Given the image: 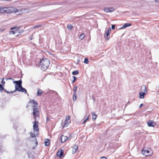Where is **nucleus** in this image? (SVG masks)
I'll use <instances>...</instances> for the list:
<instances>
[{"label":"nucleus","mask_w":159,"mask_h":159,"mask_svg":"<svg viewBox=\"0 0 159 159\" xmlns=\"http://www.w3.org/2000/svg\"><path fill=\"white\" fill-rule=\"evenodd\" d=\"M111 31V28H109L105 31L104 37L107 40H109L110 39V38L109 37L110 35L109 33Z\"/></svg>","instance_id":"obj_8"},{"label":"nucleus","mask_w":159,"mask_h":159,"mask_svg":"<svg viewBox=\"0 0 159 159\" xmlns=\"http://www.w3.org/2000/svg\"><path fill=\"white\" fill-rule=\"evenodd\" d=\"M86 121H85V120L84 121V122H83V124L85 122H86Z\"/></svg>","instance_id":"obj_44"},{"label":"nucleus","mask_w":159,"mask_h":159,"mask_svg":"<svg viewBox=\"0 0 159 159\" xmlns=\"http://www.w3.org/2000/svg\"><path fill=\"white\" fill-rule=\"evenodd\" d=\"M80 61V60H77V63H78Z\"/></svg>","instance_id":"obj_43"},{"label":"nucleus","mask_w":159,"mask_h":159,"mask_svg":"<svg viewBox=\"0 0 159 159\" xmlns=\"http://www.w3.org/2000/svg\"><path fill=\"white\" fill-rule=\"evenodd\" d=\"M77 86H75L73 88V91L74 92V93H76V92L77 91Z\"/></svg>","instance_id":"obj_28"},{"label":"nucleus","mask_w":159,"mask_h":159,"mask_svg":"<svg viewBox=\"0 0 159 159\" xmlns=\"http://www.w3.org/2000/svg\"><path fill=\"white\" fill-rule=\"evenodd\" d=\"M143 106V104H141L139 106V108H140Z\"/></svg>","instance_id":"obj_39"},{"label":"nucleus","mask_w":159,"mask_h":159,"mask_svg":"<svg viewBox=\"0 0 159 159\" xmlns=\"http://www.w3.org/2000/svg\"><path fill=\"white\" fill-rule=\"evenodd\" d=\"M142 153L143 155L146 156L151 155L152 152L151 150L149 149H147L146 148H143V150L142 151Z\"/></svg>","instance_id":"obj_7"},{"label":"nucleus","mask_w":159,"mask_h":159,"mask_svg":"<svg viewBox=\"0 0 159 159\" xmlns=\"http://www.w3.org/2000/svg\"><path fill=\"white\" fill-rule=\"evenodd\" d=\"M109 12H112L113 11H114L115 10V9L114 8L112 7H111L110 8H109Z\"/></svg>","instance_id":"obj_22"},{"label":"nucleus","mask_w":159,"mask_h":159,"mask_svg":"<svg viewBox=\"0 0 159 159\" xmlns=\"http://www.w3.org/2000/svg\"><path fill=\"white\" fill-rule=\"evenodd\" d=\"M147 124L149 127H154L156 125V123L152 120L148 121L147 122Z\"/></svg>","instance_id":"obj_10"},{"label":"nucleus","mask_w":159,"mask_h":159,"mask_svg":"<svg viewBox=\"0 0 159 159\" xmlns=\"http://www.w3.org/2000/svg\"><path fill=\"white\" fill-rule=\"evenodd\" d=\"M78 73L79 71L78 70H76L75 71H73L72 73V74L73 75H76L78 74Z\"/></svg>","instance_id":"obj_21"},{"label":"nucleus","mask_w":159,"mask_h":159,"mask_svg":"<svg viewBox=\"0 0 159 159\" xmlns=\"http://www.w3.org/2000/svg\"><path fill=\"white\" fill-rule=\"evenodd\" d=\"M67 28L69 30H71L72 29V26L71 25H68Z\"/></svg>","instance_id":"obj_23"},{"label":"nucleus","mask_w":159,"mask_h":159,"mask_svg":"<svg viewBox=\"0 0 159 159\" xmlns=\"http://www.w3.org/2000/svg\"><path fill=\"white\" fill-rule=\"evenodd\" d=\"M9 78H6V79H5V80H9L8 79Z\"/></svg>","instance_id":"obj_40"},{"label":"nucleus","mask_w":159,"mask_h":159,"mask_svg":"<svg viewBox=\"0 0 159 159\" xmlns=\"http://www.w3.org/2000/svg\"><path fill=\"white\" fill-rule=\"evenodd\" d=\"M19 10L20 11V14H21V12H22L23 13H24V14H26V13H27L29 12L30 11V9H22L21 10V11H20V10Z\"/></svg>","instance_id":"obj_12"},{"label":"nucleus","mask_w":159,"mask_h":159,"mask_svg":"<svg viewBox=\"0 0 159 159\" xmlns=\"http://www.w3.org/2000/svg\"><path fill=\"white\" fill-rule=\"evenodd\" d=\"M8 79H9V80H14V79H12V78H8Z\"/></svg>","instance_id":"obj_38"},{"label":"nucleus","mask_w":159,"mask_h":159,"mask_svg":"<svg viewBox=\"0 0 159 159\" xmlns=\"http://www.w3.org/2000/svg\"><path fill=\"white\" fill-rule=\"evenodd\" d=\"M14 83H15V90L13 91H11L10 92L7 91L6 89L4 90H5L7 93H13L16 92V90L20 92H21L23 93H26L27 91L24 88H23L22 87L21 84L22 81L21 80H19V81H14L13 82Z\"/></svg>","instance_id":"obj_3"},{"label":"nucleus","mask_w":159,"mask_h":159,"mask_svg":"<svg viewBox=\"0 0 159 159\" xmlns=\"http://www.w3.org/2000/svg\"><path fill=\"white\" fill-rule=\"evenodd\" d=\"M76 150H75L74 149H73V150H72V153H73V154L75 153L76 152Z\"/></svg>","instance_id":"obj_32"},{"label":"nucleus","mask_w":159,"mask_h":159,"mask_svg":"<svg viewBox=\"0 0 159 159\" xmlns=\"http://www.w3.org/2000/svg\"><path fill=\"white\" fill-rule=\"evenodd\" d=\"M141 91L143 92H140L139 93V98H140L143 99L144 98V95L147 93L146 88L144 85H143L141 87Z\"/></svg>","instance_id":"obj_6"},{"label":"nucleus","mask_w":159,"mask_h":159,"mask_svg":"<svg viewBox=\"0 0 159 159\" xmlns=\"http://www.w3.org/2000/svg\"><path fill=\"white\" fill-rule=\"evenodd\" d=\"M4 90V88L2 87V85L0 84V90L2 91V90Z\"/></svg>","instance_id":"obj_29"},{"label":"nucleus","mask_w":159,"mask_h":159,"mask_svg":"<svg viewBox=\"0 0 159 159\" xmlns=\"http://www.w3.org/2000/svg\"><path fill=\"white\" fill-rule=\"evenodd\" d=\"M91 114L92 116V119L94 120H95L97 117V115L94 112L92 113Z\"/></svg>","instance_id":"obj_16"},{"label":"nucleus","mask_w":159,"mask_h":159,"mask_svg":"<svg viewBox=\"0 0 159 159\" xmlns=\"http://www.w3.org/2000/svg\"><path fill=\"white\" fill-rule=\"evenodd\" d=\"M84 62L85 64H88L89 63L88 59L87 58H85L84 59Z\"/></svg>","instance_id":"obj_26"},{"label":"nucleus","mask_w":159,"mask_h":159,"mask_svg":"<svg viewBox=\"0 0 159 159\" xmlns=\"http://www.w3.org/2000/svg\"><path fill=\"white\" fill-rule=\"evenodd\" d=\"M63 151L61 149H60L58 150L57 152V156L61 158L63 156Z\"/></svg>","instance_id":"obj_11"},{"label":"nucleus","mask_w":159,"mask_h":159,"mask_svg":"<svg viewBox=\"0 0 159 159\" xmlns=\"http://www.w3.org/2000/svg\"><path fill=\"white\" fill-rule=\"evenodd\" d=\"M69 139L68 137L66 136H65L64 135H62L61 136V142L64 143L65 142L67 139Z\"/></svg>","instance_id":"obj_13"},{"label":"nucleus","mask_w":159,"mask_h":159,"mask_svg":"<svg viewBox=\"0 0 159 159\" xmlns=\"http://www.w3.org/2000/svg\"><path fill=\"white\" fill-rule=\"evenodd\" d=\"M73 78L74 79V80L72 81V83H73V82H74L75 81L76 79V77L75 76H73Z\"/></svg>","instance_id":"obj_30"},{"label":"nucleus","mask_w":159,"mask_h":159,"mask_svg":"<svg viewBox=\"0 0 159 159\" xmlns=\"http://www.w3.org/2000/svg\"><path fill=\"white\" fill-rule=\"evenodd\" d=\"M84 34H82L80 35L79 38L80 40H82L84 38Z\"/></svg>","instance_id":"obj_18"},{"label":"nucleus","mask_w":159,"mask_h":159,"mask_svg":"<svg viewBox=\"0 0 159 159\" xmlns=\"http://www.w3.org/2000/svg\"><path fill=\"white\" fill-rule=\"evenodd\" d=\"M32 37H33V35H32V36H31L30 37H29V39L30 40H32V39H33Z\"/></svg>","instance_id":"obj_33"},{"label":"nucleus","mask_w":159,"mask_h":159,"mask_svg":"<svg viewBox=\"0 0 159 159\" xmlns=\"http://www.w3.org/2000/svg\"><path fill=\"white\" fill-rule=\"evenodd\" d=\"M73 149L77 150L78 148V146L77 145H75L73 146Z\"/></svg>","instance_id":"obj_25"},{"label":"nucleus","mask_w":159,"mask_h":159,"mask_svg":"<svg viewBox=\"0 0 159 159\" xmlns=\"http://www.w3.org/2000/svg\"><path fill=\"white\" fill-rule=\"evenodd\" d=\"M115 25H111V29H115Z\"/></svg>","instance_id":"obj_31"},{"label":"nucleus","mask_w":159,"mask_h":159,"mask_svg":"<svg viewBox=\"0 0 159 159\" xmlns=\"http://www.w3.org/2000/svg\"><path fill=\"white\" fill-rule=\"evenodd\" d=\"M104 11L106 12H109V9L108 8H106L104 9Z\"/></svg>","instance_id":"obj_27"},{"label":"nucleus","mask_w":159,"mask_h":159,"mask_svg":"<svg viewBox=\"0 0 159 159\" xmlns=\"http://www.w3.org/2000/svg\"><path fill=\"white\" fill-rule=\"evenodd\" d=\"M73 101H75L76 99V93H74L73 98Z\"/></svg>","instance_id":"obj_19"},{"label":"nucleus","mask_w":159,"mask_h":159,"mask_svg":"<svg viewBox=\"0 0 159 159\" xmlns=\"http://www.w3.org/2000/svg\"><path fill=\"white\" fill-rule=\"evenodd\" d=\"M89 115L88 116L87 118L85 120V121H86L87 120L89 119Z\"/></svg>","instance_id":"obj_35"},{"label":"nucleus","mask_w":159,"mask_h":159,"mask_svg":"<svg viewBox=\"0 0 159 159\" xmlns=\"http://www.w3.org/2000/svg\"><path fill=\"white\" fill-rule=\"evenodd\" d=\"M131 24L130 23H125L124 25L119 28V29H123L126 28L127 27L131 25Z\"/></svg>","instance_id":"obj_14"},{"label":"nucleus","mask_w":159,"mask_h":159,"mask_svg":"<svg viewBox=\"0 0 159 159\" xmlns=\"http://www.w3.org/2000/svg\"><path fill=\"white\" fill-rule=\"evenodd\" d=\"M37 142H36V144H37Z\"/></svg>","instance_id":"obj_45"},{"label":"nucleus","mask_w":159,"mask_h":159,"mask_svg":"<svg viewBox=\"0 0 159 159\" xmlns=\"http://www.w3.org/2000/svg\"><path fill=\"white\" fill-rule=\"evenodd\" d=\"M34 124L33 128L34 129V133L31 132L30 133L31 136L32 138L34 137L36 135L39 134V129L38 128V122L36 120H34Z\"/></svg>","instance_id":"obj_5"},{"label":"nucleus","mask_w":159,"mask_h":159,"mask_svg":"<svg viewBox=\"0 0 159 159\" xmlns=\"http://www.w3.org/2000/svg\"><path fill=\"white\" fill-rule=\"evenodd\" d=\"M16 28V27H15V28H11V30H13V29H15V28Z\"/></svg>","instance_id":"obj_41"},{"label":"nucleus","mask_w":159,"mask_h":159,"mask_svg":"<svg viewBox=\"0 0 159 159\" xmlns=\"http://www.w3.org/2000/svg\"><path fill=\"white\" fill-rule=\"evenodd\" d=\"M2 1H9L10 0H2Z\"/></svg>","instance_id":"obj_42"},{"label":"nucleus","mask_w":159,"mask_h":159,"mask_svg":"<svg viewBox=\"0 0 159 159\" xmlns=\"http://www.w3.org/2000/svg\"><path fill=\"white\" fill-rule=\"evenodd\" d=\"M158 93L159 94V92H158Z\"/></svg>","instance_id":"obj_46"},{"label":"nucleus","mask_w":159,"mask_h":159,"mask_svg":"<svg viewBox=\"0 0 159 159\" xmlns=\"http://www.w3.org/2000/svg\"><path fill=\"white\" fill-rule=\"evenodd\" d=\"M2 84H4L5 83V82L3 81V78H2Z\"/></svg>","instance_id":"obj_34"},{"label":"nucleus","mask_w":159,"mask_h":159,"mask_svg":"<svg viewBox=\"0 0 159 159\" xmlns=\"http://www.w3.org/2000/svg\"><path fill=\"white\" fill-rule=\"evenodd\" d=\"M71 120L70 116H66V117L65 120L64 122V126L63 127H67L70 123Z\"/></svg>","instance_id":"obj_9"},{"label":"nucleus","mask_w":159,"mask_h":159,"mask_svg":"<svg viewBox=\"0 0 159 159\" xmlns=\"http://www.w3.org/2000/svg\"><path fill=\"white\" fill-rule=\"evenodd\" d=\"M49 60L46 58H43L40 62V66L42 70H45L47 69L50 65Z\"/></svg>","instance_id":"obj_4"},{"label":"nucleus","mask_w":159,"mask_h":159,"mask_svg":"<svg viewBox=\"0 0 159 159\" xmlns=\"http://www.w3.org/2000/svg\"><path fill=\"white\" fill-rule=\"evenodd\" d=\"M155 2L158 3H159V0H155Z\"/></svg>","instance_id":"obj_37"},{"label":"nucleus","mask_w":159,"mask_h":159,"mask_svg":"<svg viewBox=\"0 0 159 159\" xmlns=\"http://www.w3.org/2000/svg\"><path fill=\"white\" fill-rule=\"evenodd\" d=\"M45 145L46 146H48L50 144V140L48 139H45L44 140Z\"/></svg>","instance_id":"obj_15"},{"label":"nucleus","mask_w":159,"mask_h":159,"mask_svg":"<svg viewBox=\"0 0 159 159\" xmlns=\"http://www.w3.org/2000/svg\"><path fill=\"white\" fill-rule=\"evenodd\" d=\"M18 32L17 31L15 30V31H11L9 32L10 34H15L16 33Z\"/></svg>","instance_id":"obj_20"},{"label":"nucleus","mask_w":159,"mask_h":159,"mask_svg":"<svg viewBox=\"0 0 159 159\" xmlns=\"http://www.w3.org/2000/svg\"><path fill=\"white\" fill-rule=\"evenodd\" d=\"M42 93V91L40 89H38L37 95L38 96L41 95Z\"/></svg>","instance_id":"obj_17"},{"label":"nucleus","mask_w":159,"mask_h":159,"mask_svg":"<svg viewBox=\"0 0 159 159\" xmlns=\"http://www.w3.org/2000/svg\"><path fill=\"white\" fill-rule=\"evenodd\" d=\"M100 159H106L105 157H102Z\"/></svg>","instance_id":"obj_36"},{"label":"nucleus","mask_w":159,"mask_h":159,"mask_svg":"<svg viewBox=\"0 0 159 159\" xmlns=\"http://www.w3.org/2000/svg\"><path fill=\"white\" fill-rule=\"evenodd\" d=\"M14 13L17 15L20 14V11L14 7H0V13Z\"/></svg>","instance_id":"obj_2"},{"label":"nucleus","mask_w":159,"mask_h":159,"mask_svg":"<svg viewBox=\"0 0 159 159\" xmlns=\"http://www.w3.org/2000/svg\"><path fill=\"white\" fill-rule=\"evenodd\" d=\"M30 103H31L32 105L33 112V115L34 116V120H36L37 117H39V111L38 108V104L34 100H31Z\"/></svg>","instance_id":"obj_1"},{"label":"nucleus","mask_w":159,"mask_h":159,"mask_svg":"<svg viewBox=\"0 0 159 159\" xmlns=\"http://www.w3.org/2000/svg\"><path fill=\"white\" fill-rule=\"evenodd\" d=\"M41 26V25H36V26H34V27H33L31 28V29L32 30L33 29H35V28H37L40 27Z\"/></svg>","instance_id":"obj_24"}]
</instances>
